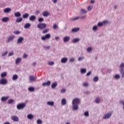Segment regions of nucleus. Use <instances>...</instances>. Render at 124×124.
I'll return each mask as SVG.
<instances>
[{
  "instance_id": "nucleus-34",
  "label": "nucleus",
  "mask_w": 124,
  "mask_h": 124,
  "mask_svg": "<svg viewBox=\"0 0 124 124\" xmlns=\"http://www.w3.org/2000/svg\"><path fill=\"white\" fill-rule=\"evenodd\" d=\"M110 21L108 20H104L103 21V25H108V24H110Z\"/></svg>"
},
{
  "instance_id": "nucleus-42",
  "label": "nucleus",
  "mask_w": 124,
  "mask_h": 124,
  "mask_svg": "<svg viewBox=\"0 0 124 124\" xmlns=\"http://www.w3.org/2000/svg\"><path fill=\"white\" fill-rule=\"evenodd\" d=\"M93 81L94 82H97V81H98V77L97 76L94 77L93 78Z\"/></svg>"
},
{
  "instance_id": "nucleus-9",
  "label": "nucleus",
  "mask_w": 124,
  "mask_h": 124,
  "mask_svg": "<svg viewBox=\"0 0 124 124\" xmlns=\"http://www.w3.org/2000/svg\"><path fill=\"white\" fill-rule=\"evenodd\" d=\"M11 120L14 122H19V118L16 116H12L11 117Z\"/></svg>"
},
{
  "instance_id": "nucleus-22",
  "label": "nucleus",
  "mask_w": 124,
  "mask_h": 124,
  "mask_svg": "<svg viewBox=\"0 0 124 124\" xmlns=\"http://www.w3.org/2000/svg\"><path fill=\"white\" fill-rule=\"evenodd\" d=\"M57 86H58V83H57V82H54L52 84L51 88L52 89H55V88L57 87Z\"/></svg>"
},
{
  "instance_id": "nucleus-29",
  "label": "nucleus",
  "mask_w": 124,
  "mask_h": 124,
  "mask_svg": "<svg viewBox=\"0 0 124 124\" xmlns=\"http://www.w3.org/2000/svg\"><path fill=\"white\" fill-rule=\"evenodd\" d=\"M21 61H22V59L21 58H17L16 60V64H18L19 62H21Z\"/></svg>"
},
{
  "instance_id": "nucleus-47",
  "label": "nucleus",
  "mask_w": 124,
  "mask_h": 124,
  "mask_svg": "<svg viewBox=\"0 0 124 124\" xmlns=\"http://www.w3.org/2000/svg\"><path fill=\"white\" fill-rule=\"evenodd\" d=\"M37 124H42V121L40 119H38L37 120Z\"/></svg>"
},
{
  "instance_id": "nucleus-44",
  "label": "nucleus",
  "mask_w": 124,
  "mask_h": 124,
  "mask_svg": "<svg viewBox=\"0 0 124 124\" xmlns=\"http://www.w3.org/2000/svg\"><path fill=\"white\" fill-rule=\"evenodd\" d=\"M13 102H14V100H13V99H10L8 101V104H12V103H13Z\"/></svg>"
},
{
  "instance_id": "nucleus-14",
  "label": "nucleus",
  "mask_w": 124,
  "mask_h": 124,
  "mask_svg": "<svg viewBox=\"0 0 124 124\" xmlns=\"http://www.w3.org/2000/svg\"><path fill=\"white\" fill-rule=\"evenodd\" d=\"M1 21L3 23H7L9 21V18L8 17H4L1 19Z\"/></svg>"
},
{
  "instance_id": "nucleus-60",
  "label": "nucleus",
  "mask_w": 124,
  "mask_h": 124,
  "mask_svg": "<svg viewBox=\"0 0 124 124\" xmlns=\"http://www.w3.org/2000/svg\"><path fill=\"white\" fill-rule=\"evenodd\" d=\"M14 33H15V34H16V35L19 34L20 33V31H15L14 32Z\"/></svg>"
},
{
  "instance_id": "nucleus-7",
  "label": "nucleus",
  "mask_w": 124,
  "mask_h": 124,
  "mask_svg": "<svg viewBox=\"0 0 124 124\" xmlns=\"http://www.w3.org/2000/svg\"><path fill=\"white\" fill-rule=\"evenodd\" d=\"M79 19H86V16H78L74 18H70V21H77V20H79Z\"/></svg>"
},
{
  "instance_id": "nucleus-51",
  "label": "nucleus",
  "mask_w": 124,
  "mask_h": 124,
  "mask_svg": "<svg viewBox=\"0 0 124 124\" xmlns=\"http://www.w3.org/2000/svg\"><path fill=\"white\" fill-rule=\"evenodd\" d=\"M15 16H21V14H20V12H17L16 13H15Z\"/></svg>"
},
{
  "instance_id": "nucleus-50",
  "label": "nucleus",
  "mask_w": 124,
  "mask_h": 124,
  "mask_svg": "<svg viewBox=\"0 0 124 124\" xmlns=\"http://www.w3.org/2000/svg\"><path fill=\"white\" fill-rule=\"evenodd\" d=\"M97 26H98V27H102V26H103V22H99L97 24Z\"/></svg>"
},
{
  "instance_id": "nucleus-56",
  "label": "nucleus",
  "mask_w": 124,
  "mask_h": 124,
  "mask_svg": "<svg viewBox=\"0 0 124 124\" xmlns=\"http://www.w3.org/2000/svg\"><path fill=\"white\" fill-rule=\"evenodd\" d=\"M83 87H89V83L88 82H86L83 84Z\"/></svg>"
},
{
  "instance_id": "nucleus-24",
  "label": "nucleus",
  "mask_w": 124,
  "mask_h": 124,
  "mask_svg": "<svg viewBox=\"0 0 124 124\" xmlns=\"http://www.w3.org/2000/svg\"><path fill=\"white\" fill-rule=\"evenodd\" d=\"M17 79H18V75L16 74L14 75L12 77V80H13L14 81H16Z\"/></svg>"
},
{
  "instance_id": "nucleus-13",
  "label": "nucleus",
  "mask_w": 124,
  "mask_h": 124,
  "mask_svg": "<svg viewBox=\"0 0 124 124\" xmlns=\"http://www.w3.org/2000/svg\"><path fill=\"white\" fill-rule=\"evenodd\" d=\"M80 31V28H74L71 30V32H78Z\"/></svg>"
},
{
  "instance_id": "nucleus-52",
  "label": "nucleus",
  "mask_w": 124,
  "mask_h": 124,
  "mask_svg": "<svg viewBox=\"0 0 124 124\" xmlns=\"http://www.w3.org/2000/svg\"><path fill=\"white\" fill-rule=\"evenodd\" d=\"M44 48L45 49V50H49L50 49V46H45Z\"/></svg>"
},
{
  "instance_id": "nucleus-30",
  "label": "nucleus",
  "mask_w": 124,
  "mask_h": 124,
  "mask_svg": "<svg viewBox=\"0 0 124 124\" xmlns=\"http://www.w3.org/2000/svg\"><path fill=\"white\" fill-rule=\"evenodd\" d=\"M10 11H11V9L10 8H6L4 10V12L5 13H8V12H10Z\"/></svg>"
},
{
  "instance_id": "nucleus-48",
  "label": "nucleus",
  "mask_w": 124,
  "mask_h": 124,
  "mask_svg": "<svg viewBox=\"0 0 124 124\" xmlns=\"http://www.w3.org/2000/svg\"><path fill=\"white\" fill-rule=\"evenodd\" d=\"M8 54V51H7L5 52L4 53H2V57H5V56H6V55H7Z\"/></svg>"
},
{
  "instance_id": "nucleus-59",
  "label": "nucleus",
  "mask_w": 124,
  "mask_h": 124,
  "mask_svg": "<svg viewBox=\"0 0 124 124\" xmlns=\"http://www.w3.org/2000/svg\"><path fill=\"white\" fill-rule=\"evenodd\" d=\"M91 74H92V71H90L89 72L87 73L86 76L89 77V76H90Z\"/></svg>"
},
{
  "instance_id": "nucleus-17",
  "label": "nucleus",
  "mask_w": 124,
  "mask_h": 124,
  "mask_svg": "<svg viewBox=\"0 0 124 124\" xmlns=\"http://www.w3.org/2000/svg\"><path fill=\"white\" fill-rule=\"evenodd\" d=\"M67 58L64 57L61 59V62L62 63H66V62H67Z\"/></svg>"
},
{
  "instance_id": "nucleus-21",
  "label": "nucleus",
  "mask_w": 124,
  "mask_h": 124,
  "mask_svg": "<svg viewBox=\"0 0 124 124\" xmlns=\"http://www.w3.org/2000/svg\"><path fill=\"white\" fill-rule=\"evenodd\" d=\"M80 41V39L79 38H75L72 41V42L73 43H77Z\"/></svg>"
},
{
  "instance_id": "nucleus-15",
  "label": "nucleus",
  "mask_w": 124,
  "mask_h": 124,
  "mask_svg": "<svg viewBox=\"0 0 124 124\" xmlns=\"http://www.w3.org/2000/svg\"><path fill=\"white\" fill-rule=\"evenodd\" d=\"M66 99L63 98L61 100V105H62V106H64V105H66Z\"/></svg>"
},
{
  "instance_id": "nucleus-43",
  "label": "nucleus",
  "mask_w": 124,
  "mask_h": 124,
  "mask_svg": "<svg viewBox=\"0 0 124 124\" xmlns=\"http://www.w3.org/2000/svg\"><path fill=\"white\" fill-rule=\"evenodd\" d=\"M43 16H49V12L46 11L43 14Z\"/></svg>"
},
{
  "instance_id": "nucleus-61",
  "label": "nucleus",
  "mask_w": 124,
  "mask_h": 124,
  "mask_svg": "<svg viewBox=\"0 0 124 124\" xmlns=\"http://www.w3.org/2000/svg\"><path fill=\"white\" fill-rule=\"evenodd\" d=\"M70 62H75V59L74 58H71L70 60Z\"/></svg>"
},
{
  "instance_id": "nucleus-58",
  "label": "nucleus",
  "mask_w": 124,
  "mask_h": 124,
  "mask_svg": "<svg viewBox=\"0 0 124 124\" xmlns=\"http://www.w3.org/2000/svg\"><path fill=\"white\" fill-rule=\"evenodd\" d=\"M14 55V52L12 51L11 52L9 53V57H11V56H13Z\"/></svg>"
},
{
  "instance_id": "nucleus-3",
  "label": "nucleus",
  "mask_w": 124,
  "mask_h": 124,
  "mask_svg": "<svg viewBox=\"0 0 124 124\" xmlns=\"http://www.w3.org/2000/svg\"><path fill=\"white\" fill-rule=\"evenodd\" d=\"M112 114H113V113L111 112L106 113L103 117V120H108V119H110V118H111V116H112Z\"/></svg>"
},
{
  "instance_id": "nucleus-36",
  "label": "nucleus",
  "mask_w": 124,
  "mask_h": 124,
  "mask_svg": "<svg viewBox=\"0 0 124 124\" xmlns=\"http://www.w3.org/2000/svg\"><path fill=\"white\" fill-rule=\"evenodd\" d=\"M53 30H57V29H59V25L56 24H53Z\"/></svg>"
},
{
  "instance_id": "nucleus-41",
  "label": "nucleus",
  "mask_w": 124,
  "mask_h": 124,
  "mask_svg": "<svg viewBox=\"0 0 124 124\" xmlns=\"http://www.w3.org/2000/svg\"><path fill=\"white\" fill-rule=\"evenodd\" d=\"M87 12V11L84 9H81L80 11V13H81V14H86Z\"/></svg>"
},
{
  "instance_id": "nucleus-18",
  "label": "nucleus",
  "mask_w": 124,
  "mask_h": 124,
  "mask_svg": "<svg viewBox=\"0 0 124 124\" xmlns=\"http://www.w3.org/2000/svg\"><path fill=\"white\" fill-rule=\"evenodd\" d=\"M120 74L121 75L122 78H124V69H120L119 70Z\"/></svg>"
},
{
  "instance_id": "nucleus-55",
  "label": "nucleus",
  "mask_w": 124,
  "mask_h": 124,
  "mask_svg": "<svg viewBox=\"0 0 124 124\" xmlns=\"http://www.w3.org/2000/svg\"><path fill=\"white\" fill-rule=\"evenodd\" d=\"M92 9H93V6H88V11H91V10H92Z\"/></svg>"
},
{
  "instance_id": "nucleus-53",
  "label": "nucleus",
  "mask_w": 124,
  "mask_h": 124,
  "mask_svg": "<svg viewBox=\"0 0 124 124\" xmlns=\"http://www.w3.org/2000/svg\"><path fill=\"white\" fill-rule=\"evenodd\" d=\"M120 104H123V110H124V101L121 100L120 101Z\"/></svg>"
},
{
  "instance_id": "nucleus-46",
  "label": "nucleus",
  "mask_w": 124,
  "mask_h": 124,
  "mask_svg": "<svg viewBox=\"0 0 124 124\" xmlns=\"http://www.w3.org/2000/svg\"><path fill=\"white\" fill-rule=\"evenodd\" d=\"M93 31H97V26H94L93 28Z\"/></svg>"
},
{
  "instance_id": "nucleus-49",
  "label": "nucleus",
  "mask_w": 124,
  "mask_h": 124,
  "mask_svg": "<svg viewBox=\"0 0 124 124\" xmlns=\"http://www.w3.org/2000/svg\"><path fill=\"white\" fill-rule=\"evenodd\" d=\"M120 69H124V63H122L121 64L120 66Z\"/></svg>"
},
{
  "instance_id": "nucleus-37",
  "label": "nucleus",
  "mask_w": 124,
  "mask_h": 124,
  "mask_svg": "<svg viewBox=\"0 0 124 124\" xmlns=\"http://www.w3.org/2000/svg\"><path fill=\"white\" fill-rule=\"evenodd\" d=\"M114 78L115 79H116L117 80H119V79H120V78H121V76H120V75H115L114 76Z\"/></svg>"
},
{
  "instance_id": "nucleus-23",
  "label": "nucleus",
  "mask_w": 124,
  "mask_h": 124,
  "mask_svg": "<svg viewBox=\"0 0 124 124\" xmlns=\"http://www.w3.org/2000/svg\"><path fill=\"white\" fill-rule=\"evenodd\" d=\"M87 72V69L86 68H82L80 69V73L81 74H85Z\"/></svg>"
},
{
  "instance_id": "nucleus-5",
  "label": "nucleus",
  "mask_w": 124,
  "mask_h": 124,
  "mask_svg": "<svg viewBox=\"0 0 124 124\" xmlns=\"http://www.w3.org/2000/svg\"><path fill=\"white\" fill-rule=\"evenodd\" d=\"M50 38H51V34H50V33H48L46 34L45 36H42L41 37V40H43V41H45L46 39H50Z\"/></svg>"
},
{
  "instance_id": "nucleus-1",
  "label": "nucleus",
  "mask_w": 124,
  "mask_h": 124,
  "mask_svg": "<svg viewBox=\"0 0 124 124\" xmlns=\"http://www.w3.org/2000/svg\"><path fill=\"white\" fill-rule=\"evenodd\" d=\"M81 103V99L78 98H75L72 102V109L77 111L79 109V105Z\"/></svg>"
},
{
  "instance_id": "nucleus-6",
  "label": "nucleus",
  "mask_w": 124,
  "mask_h": 124,
  "mask_svg": "<svg viewBox=\"0 0 124 124\" xmlns=\"http://www.w3.org/2000/svg\"><path fill=\"white\" fill-rule=\"evenodd\" d=\"M15 38V35H11L8 36L7 42L8 43H9V42H11L14 40V39Z\"/></svg>"
},
{
  "instance_id": "nucleus-45",
  "label": "nucleus",
  "mask_w": 124,
  "mask_h": 124,
  "mask_svg": "<svg viewBox=\"0 0 124 124\" xmlns=\"http://www.w3.org/2000/svg\"><path fill=\"white\" fill-rule=\"evenodd\" d=\"M47 64L48 65H54V64H55V63L54 62H47Z\"/></svg>"
},
{
  "instance_id": "nucleus-11",
  "label": "nucleus",
  "mask_w": 124,
  "mask_h": 124,
  "mask_svg": "<svg viewBox=\"0 0 124 124\" xmlns=\"http://www.w3.org/2000/svg\"><path fill=\"white\" fill-rule=\"evenodd\" d=\"M63 40L64 42H68L70 40V37L69 36H66L63 37Z\"/></svg>"
},
{
  "instance_id": "nucleus-10",
  "label": "nucleus",
  "mask_w": 124,
  "mask_h": 124,
  "mask_svg": "<svg viewBox=\"0 0 124 124\" xmlns=\"http://www.w3.org/2000/svg\"><path fill=\"white\" fill-rule=\"evenodd\" d=\"M7 83V80L3 78L0 80V85H5Z\"/></svg>"
},
{
  "instance_id": "nucleus-16",
  "label": "nucleus",
  "mask_w": 124,
  "mask_h": 124,
  "mask_svg": "<svg viewBox=\"0 0 124 124\" xmlns=\"http://www.w3.org/2000/svg\"><path fill=\"white\" fill-rule=\"evenodd\" d=\"M51 85V81L50 80L47 81L46 82H44L42 84V86L43 87H45V86H50Z\"/></svg>"
},
{
  "instance_id": "nucleus-32",
  "label": "nucleus",
  "mask_w": 124,
  "mask_h": 124,
  "mask_svg": "<svg viewBox=\"0 0 124 124\" xmlns=\"http://www.w3.org/2000/svg\"><path fill=\"white\" fill-rule=\"evenodd\" d=\"M28 91L29 92H31V93H32V92H34V88L31 87H30L28 88Z\"/></svg>"
},
{
  "instance_id": "nucleus-26",
  "label": "nucleus",
  "mask_w": 124,
  "mask_h": 124,
  "mask_svg": "<svg viewBox=\"0 0 124 124\" xmlns=\"http://www.w3.org/2000/svg\"><path fill=\"white\" fill-rule=\"evenodd\" d=\"M35 19H36V17L35 16H31L29 18L30 21H31V22H33V21H34Z\"/></svg>"
},
{
  "instance_id": "nucleus-2",
  "label": "nucleus",
  "mask_w": 124,
  "mask_h": 124,
  "mask_svg": "<svg viewBox=\"0 0 124 124\" xmlns=\"http://www.w3.org/2000/svg\"><path fill=\"white\" fill-rule=\"evenodd\" d=\"M26 107V103H19L16 106L17 110H21L24 109Z\"/></svg>"
},
{
  "instance_id": "nucleus-38",
  "label": "nucleus",
  "mask_w": 124,
  "mask_h": 124,
  "mask_svg": "<svg viewBox=\"0 0 124 124\" xmlns=\"http://www.w3.org/2000/svg\"><path fill=\"white\" fill-rule=\"evenodd\" d=\"M85 60V57L82 56V57H79L78 59V62H81V61H83Z\"/></svg>"
},
{
  "instance_id": "nucleus-64",
  "label": "nucleus",
  "mask_w": 124,
  "mask_h": 124,
  "mask_svg": "<svg viewBox=\"0 0 124 124\" xmlns=\"http://www.w3.org/2000/svg\"><path fill=\"white\" fill-rule=\"evenodd\" d=\"M3 124H10V123H9V122H5Z\"/></svg>"
},
{
  "instance_id": "nucleus-20",
  "label": "nucleus",
  "mask_w": 124,
  "mask_h": 124,
  "mask_svg": "<svg viewBox=\"0 0 124 124\" xmlns=\"http://www.w3.org/2000/svg\"><path fill=\"white\" fill-rule=\"evenodd\" d=\"M46 104L49 106H54V101H47Z\"/></svg>"
},
{
  "instance_id": "nucleus-54",
  "label": "nucleus",
  "mask_w": 124,
  "mask_h": 124,
  "mask_svg": "<svg viewBox=\"0 0 124 124\" xmlns=\"http://www.w3.org/2000/svg\"><path fill=\"white\" fill-rule=\"evenodd\" d=\"M65 92H66V90H65V89H62V90L61 91V93H64Z\"/></svg>"
},
{
  "instance_id": "nucleus-8",
  "label": "nucleus",
  "mask_w": 124,
  "mask_h": 124,
  "mask_svg": "<svg viewBox=\"0 0 124 124\" xmlns=\"http://www.w3.org/2000/svg\"><path fill=\"white\" fill-rule=\"evenodd\" d=\"M30 82L31 83V82H35L36 81V77L33 76H30L29 77Z\"/></svg>"
},
{
  "instance_id": "nucleus-35",
  "label": "nucleus",
  "mask_w": 124,
  "mask_h": 124,
  "mask_svg": "<svg viewBox=\"0 0 124 124\" xmlns=\"http://www.w3.org/2000/svg\"><path fill=\"white\" fill-rule=\"evenodd\" d=\"M31 27V24L26 23L24 26V29H29Z\"/></svg>"
},
{
  "instance_id": "nucleus-4",
  "label": "nucleus",
  "mask_w": 124,
  "mask_h": 124,
  "mask_svg": "<svg viewBox=\"0 0 124 124\" xmlns=\"http://www.w3.org/2000/svg\"><path fill=\"white\" fill-rule=\"evenodd\" d=\"M47 27V25L45 23H40L37 25V28L40 30H44Z\"/></svg>"
},
{
  "instance_id": "nucleus-57",
  "label": "nucleus",
  "mask_w": 124,
  "mask_h": 124,
  "mask_svg": "<svg viewBox=\"0 0 124 124\" xmlns=\"http://www.w3.org/2000/svg\"><path fill=\"white\" fill-rule=\"evenodd\" d=\"M23 58V59H27V58H28V54L24 53Z\"/></svg>"
},
{
  "instance_id": "nucleus-25",
  "label": "nucleus",
  "mask_w": 124,
  "mask_h": 124,
  "mask_svg": "<svg viewBox=\"0 0 124 124\" xmlns=\"http://www.w3.org/2000/svg\"><path fill=\"white\" fill-rule=\"evenodd\" d=\"M22 21H23V18H22V17L17 18L16 20V23H21V22H22Z\"/></svg>"
},
{
  "instance_id": "nucleus-33",
  "label": "nucleus",
  "mask_w": 124,
  "mask_h": 124,
  "mask_svg": "<svg viewBox=\"0 0 124 124\" xmlns=\"http://www.w3.org/2000/svg\"><path fill=\"white\" fill-rule=\"evenodd\" d=\"M49 31H50V29L49 28H47L46 29L42 31V33H44V34L47 33V32H49Z\"/></svg>"
},
{
  "instance_id": "nucleus-31",
  "label": "nucleus",
  "mask_w": 124,
  "mask_h": 124,
  "mask_svg": "<svg viewBox=\"0 0 124 124\" xmlns=\"http://www.w3.org/2000/svg\"><path fill=\"white\" fill-rule=\"evenodd\" d=\"M32 118H33V115L32 114H28L27 115V119H29V120H32Z\"/></svg>"
},
{
  "instance_id": "nucleus-39",
  "label": "nucleus",
  "mask_w": 124,
  "mask_h": 124,
  "mask_svg": "<svg viewBox=\"0 0 124 124\" xmlns=\"http://www.w3.org/2000/svg\"><path fill=\"white\" fill-rule=\"evenodd\" d=\"M91 51H93V48H92L91 47L87 48V52L88 53H91Z\"/></svg>"
},
{
  "instance_id": "nucleus-28",
  "label": "nucleus",
  "mask_w": 124,
  "mask_h": 124,
  "mask_svg": "<svg viewBox=\"0 0 124 124\" xmlns=\"http://www.w3.org/2000/svg\"><path fill=\"white\" fill-rule=\"evenodd\" d=\"M6 76H7V73H6V72H4L2 73V74H1V77L2 78L6 77Z\"/></svg>"
},
{
  "instance_id": "nucleus-40",
  "label": "nucleus",
  "mask_w": 124,
  "mask_h": 124,
  "mask_svg": "<svg viewBox=\"0 0 124 124\" xmlns=\"http://www.w3.org/2000/svg\"><path fill=\"white\" fill-rule=\"evenodd\" d=\"M84 115L85 117H89L90 116V113H89V111H86L84 112Z\"/></svg>"
},
{
  "instance_id": "nucleus-63",
  "label": "nucleus",
  "mask_w": 124,
  "mask_h": 124,
  "mask_svg": "<svg viewBox=\"0 0 124 124\" xmlns=\"http://www.w3.org/2000/svg\"><path fill=\"white\" fill-rule=\"evenodd\" d=\"M55 40H59V39H60V37L58 36H56L55 37Z\"/></svg>"
},
{
  "instance_id": "nucleus-27",
  "label": "nucleus",
  "mask_w": 124,
  "mask_h": 124,
  "mask_svg": "<svg viewBox=\"0 0 124 124\" xmlns=\"http://www.w3.org/2000/svg\"><path fill=\"white\" fill-rule=\"evenodd\" d=\"M100 101H101V100L100 99V98H96L95 100V102L97 104H98L99 103H100Z\"/></svg>"
},
{
  "instance_id": "nucleus-62",
  "label": "nucleus",
  "mask_w": 124,
  "mask_h": 124,
  "mask_svg": "<svg viewBox=\"0 0 124 124\" xmlns=\"http://www.w3.org/2000/svg\"><path fill=\"white\" fill-rule=\"evenodd\" d=\"M43 20H44L43 18H41V17H40L38 19L39 22H43Z\"/></svg>"
},
{
  "instance_id": "nucleus-12",
  "label": "nucleus",
  "mask_w": 124,
  "mask_h": 124,
  "mask_svg": "<svg viewBox=\"0 0 124 124\" xmlns=\"http://www.w3.org/2000/svg\"><path fill=\"white\" fill-rule=\"evenodd\" d=\"M23 41H24V38L23 37H20L17 39V44H20L22 43V42H23Z\"/></svg>"
},
{
  "instance_id": "nucleus-19",
  "label": "nucleus",
  "mask_w": 124,
  "mask_h": 124,
  "mask_svg": "<svg viewBox=\"0 0 124 124\" xmlns=\"http://www.w3.org/2000/svg\"><path fill=\"white\" fill-rule=\"evenodd\" d=\"M8 98H9V97L8 96H3L1 98V100L3 102H4V101H6V100H7Z\"/></svg>"
}]
</instances>
